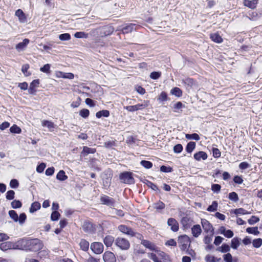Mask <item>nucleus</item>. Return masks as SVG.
<instances>
[{"instance_id": "nucleus-32", "label": "nucleus", "mask_w": 262, "mask_h": 262, "mask_svg": "<svg viewBox=\"0 0 262 262\" xmlns=\"http://www.w3.org/2000/svg\"><path fill=\"white\" fill-rule=\"evenodd\" d=\"M79 245L80 246V248L84 251H86L89 249V243L85 239H81L79 243Z\"/></svg>"}, {"instance_id": "nucleus-4", "label": "nucleus", "mask_w": 262, "mask_h": 262, "mask_svg": "<svg viewBox=\"0 0 262 262\" xmlns=\"http://www.w3.org/2000/svg\"><path fill=\"white\" fill-rule=\"evenodd\" d=\"M178 243L180 244V248L182 251H185L187 249V245L189 244V247L190 245V239L187 235H181L179 237Z\"/></svg>"}, {"instance_id": "nucleus-57", "label": "nucleus", "mask_w": 262, "mask_h": 262, "mask_svg": "<svg viewBox=\"0 0 262 262\" xmlns=\"http://www.w3.org/2000/svg\"><path fill=\"white\" fill-rule=\"evenodd\" d=\"M167 95L165 92H162L158 98V100L160 101H165L167 100Z\"/></svg>"}, {"instance_id": "nucleus-5", "label": "nucleus", "mask_w": 262, "mask_h": 262, "mask_svg": "<svg viewBox=\"0 0 262 262\" xmlns=\"http://www.w3.org/2000/svg\"><path fill=\"white\" fill-rule=\"evenodd\" d=\"M115 245L122 250H127L130 247L128 240L121 237H117L115 241Z\"/></svg>"}, {"instance_id": "nucleus-41", "label": "nucleus", "mask_w": 262, "mask_h": 262, "mask_svg": "<svg viewBox=\"0 0 262 262\" xmlns=\"http://www.w3.org/2000/svg\"><path fill=\"white\" fill-rule=\"evenodd\" d=\"M185 137L187 139H193L196 141H199L200 139L199 135L196 133H193L192 134H186Z\"/></svg>"}, {"instance_id": "nucleus-62", "label": "nucleus", "mask_w": 262, "mask_h": 262, "mask_svg": "<svg viewBox=\"0 0 262 262\" xmlns=\"http://www.w3.org/2000/svg\"><path fill=\"white\" fill-rule=\"evenodd\" d=\"M223 257L226 262H232V256L230 253H228L224 255Z\"/></svg>"}, {"instance_id": "nucleus-3", "label": "nucleus", "mask_w": 262, "mask_h": 262, "mask_svg": "<svg viewBox=\"0 0 262 262\" xmlns=\"http://www.w3.org/2000/svg\"><path fill=\"white\" fill-rule=\"evenodd\" d=\"M43 244L42 242L37 238L29 239L28 250L37 251L42 249Z\"/></svg>"}, {"instance_id": "nucleus-21", "label": "nucleus", "mask_w": 262, "mask_h": 262, "mask_svg": "<svg viewBox=\"0 0 262 262\" xmlns=\"http://www.w3.org/2000/svg\"><path fill=\"white\" fill-rule=\"evenodd\" d=\"M30 40L28 38H25L23 40L22 42L18 43L16 46V49L18 51H21L24 50V49L27 47V46L29 43Z\"/></svg>"}, {"instance_id": "nucleus-25", "label": "nucleus", "mask_w": 262, "mask_h": 262, "mask_svg": "<svg viewBox=\"0 0 262 262\" xmlns=\"http://www.w3.org/2000/svg\"><path fill=\"white\" fill-rule=\"evenodd\" d=\"M114 241V238L111 235L106 236L103 239L104 243L107 247L111 246Z\"/></svg>"}, {"instance_id": "nucleus-50", "label": "nucleus", "mask_w": 262, "mask_h": 262, "mask_svg": "<svg viewBox=\"0 0 262 262\" xmlns=\"http://www.w3.org/2000/svg\"><path fill=\"white\" fill-rule=\"evenodd\" d=\"M59 38L62 41L69 40L71 39V35L69 33H63L59 35Z\"/></svg>"}, {"instance_id": "nucleus-44", "label": "nucleus", "mask_w": 262, "mask_h": 262, "mask_svg": "<svg viewBox=\"0 0 262 262\" xmlns=\"http://www.w3.org/2000/svg\"><path fill=\"white\" fill-rule=\"evenodd\" d=\"M140 164L146 169H149L152 166V163L149 161L142 160L140 162Z\"/></svg>"}, {"instance_id": "nucleus-6", "label": "nucleus", "mask_w": 262, "mask_h": 262, "mask_svg": "<svg viewBox=\"0 0 262 262\" xmlns=\"http://www.w3.org/2000/svg\"><path fill=\"white\" fill-rule=\"evenodd\" d=\"M82 229L86 233H94L96 230V226L90 222L85 221L83 223Z\"/></svg>"}, {"instance_id": "nucleus-45", "label": "nucleus", "mask_w": 262, "mask_h": 262, "mask_svg": "<svg viewBox=\"0 0 262 262\" xmlns=\"http://www.w3.org/2000/svg\"><path fill=\"white\" fill-rule=\"evenodd\" d=\"M89 115L90 111L88 109L83 108L79 111V115L84 118H88Z\"/></svg>"}, {"instance_id": "nucleus-15", "label": "nucleus", "mask_w": 262, "mask_h": 262, "mask_svg": "<svg viewBox=\"0 0 262 262\" xmlns=\"http://www.w3.org/2000/svg\"><path fill=\"white\" fill-rule=\"evenodd\" d=\"M103 258L105 262H116V258L114 254L110 251L105 252L104 253Z\"/></svg>"}, {"instance_id": "nucleus-22", "label": "nucleus", "mask_w": 262, "mask_h": 262, "mask_svg": "<svg viewBox=\"0 0 262 262\" xmlns=\"http://www.w3.org/2000/svg\"><path fill=\"white\" fill-rule=\"evenodd\" d=\"M96 151V149L95 148H90L88 146H83L81 155L85 157L90 154H94Z\"/></svg>"}, {"instance_id": "nucleus-37", "label": "nucleus", "mask_w": 262, "mask_h": 262, "mask_svg": "<svg viewBox=\"0 0 262 262\" xmlns=\"http://www.w3.org/2000/svg\"><path fill=\"white\" fill-rule=\"evenodd\" d=\"M246 231L250 234H253L254 235H258L259 234V232L258 230L257 227H248L246 229Z\"/></svg>"}, {"instance_id": "nucleus-10", "label": "nucleus", "mask_w": 262, "mask_h": 262, "mask_svg": "<svg viewBox=\"0 0 262 262\" xmlns=\"http://www.w3.org/2000/svg\"><path fill=\"white\" fill-rule=\"evenodd\" d=\"M201 224L205 232H210L212 235H213L214 229L213 228L212 225L208 221H207L206 219H202Z\"/></svg>"}, {"instance_id": "nucleus-42", "label": "nucleus", "mask_w": 262, "mask_h": 262, "mask_svg": "<svg viewBox=\"0 0 262 262\" xmlns=\"http://www.w3.org/2000/svg\"><path fill=\"white\" fill-rule=\"evenodd\" d=\"M154 207L157 210H161L165 207V205L161 201H159L154 204Z\"/></svg>"}, {"instance_id": "nucleus-64", "label": "nucleus", "mask_w": 262, "mask_h": 262, "mask_svg": "<svg viewBox=\"0 0 262 262\" xmlns=\"http://www.w3.org/2000/svg\"><path fill=\"white\" fill-rule=\"evenodd\" d=\"M206 262H215V257L210 255H207L205 257Z\"/></svg>"}, {"instance_id": "nucleus-47", "label": "nucleus", "mask_w": 262, "mask_h": 262, "mask_svg": "<svg viewBox=\"0 0 262 262\" xmlns=\"http://www.w3.org/2000/svg\"><path fill=\"white\" fill-rule=\"evenodd\" d=\"M252 244L254 247L258 248L262 245V239L258 238L253 241Z\"/></svg>"}, {"instance_id": "nucleus-54", "label": "nucleus", "mask_w": 262, "mask_h": 262, "mask_svg": "<svg viewBox=\"0 0 262 262\" xmlns=\"http://www.w3.org/2000/svg\"><path fill=\"white\" fill-rule=\"evenodd\" d=\"M259 221V219L254 215H252L250 219L248 221V223L250 225H254Z\"/></svg>"}, {"instance_id": "nucleus-39", "label": "nucleus", "mask_w": 262, "mask_h": 262, "mask_svg": "<svg viewBox=\"0 0 262 262\" xmlns=\"http://www.w3.org/2000/svg\"><path fill=\"white\" fill-rule=\"evenodd\" d=\"M10 131L11 133L20 134L21 132V129L17 125L14 124L10 127Z\"/></svg>"}, {"instance_id": "nucleus-49", "label": "nucleus", "mask_w": 262, "mask_h": 262, "mask_svg": "<svg viewBox=\"0 0 262 262\" xmlns=\"http://www.w3.org/2000/svg\"><path fill=\"white\" fill-rule=\"evenodd\" d=\"M245 6L248 7L250 8L253 9L255 7L256 3H255L254 1H248L245 0L244 1Z\"/></svg>"}, {"instance_id": "nucleus-19", "label": "nucleus", "mask_w": 262, "mask_h": 262, "mask_svg": "<svg viewBox=\"0 0 262 262\" xmlns=\"http://www.w3.org/2000/svg\"><path fill=\"white\" fill-rule=\"evenodd\" d=\"M191 233L195 237H198L202 233V229L200 225H195L191 228Z\"/></svg>"}, {"instance_id": "nucleus-8", "label": "nucleus", "mask_w": 262, "mask_h": 262, "mask_svg": "<svg viewBox=\"0 0 262 262\" xmlns=\"http://www.w3.org/2000/svg\"><path fill=\"white\" fill-rule=\"evenodd\" d=\"M29 239L21 238L16 242V249L28 250Z\"/></svg>"}, {"instance_id": "nucleus-43", "label": "nucleus", "mask_w": 262, "mask_h": 262, "mask_svg": "<svg viewBox=\"0 0 262 262\" xmlns=\"http://www.w3.org/2000/svg\"><path fill=\"white\" fill-rule=\"evenodd\" d=\"M228 198L234 202H237L239 200L237 194L235 192L230 193L228 195Z\"/></svg>"}, {"instance_id": "nucleus-9", "label": "nucleus", "mask_w": 262, "mask_h": 262, "mask_svg": "<svg viewBox=\"0 0 262 262\" xmlns=\"http://www.w3.org/2000/svg\"><path fill=\"white\" fill-rule=\"evenodd\" d=\"M91 250L96 254L101 253L103 251V245L101 243L95 242L91 245Z\"/></svg>"}, {"instance_id": "nucleus-61", "label": "nucleus", "mask_w": 262, "mask_h": 262, "mask_svg": "<svg viewBox=\"0 0 262 262\" xmlns=\"http://www.w3.org/2000/svg\"><path fill=\"white\" fill-rule=\"evenodd\" d=\"M212 154L213 156L216 158L220 157L221 155L220 150L217 148H213Z\"/></svg>"}, {"instance_id": "nucleus-16", "label": "nucleus", "mask_w": 262, "mask_h": 262, "mask_svg": "<svg viewBox=\"0 0 262 262\" xmlns=\"http://www.w3.org/2000/svg\"><path fill=\"white\" fill-rule=\"evenodd\" d=\"M167 224L170 227L171 230L173 232L179 230V224L174 218H169L167 221Z\"/></svg>"}, {"instance_id": "nucleus-7", "label": "nucleus", "mask_w": 262, "mask_h": 262, "mask_svg": "<svg viewBox=\"0 0 262 262\" xmlns=\"http://www.w3.org/2000/svg\"><path fill=\"white\" fill-rule=\"evenodd\" d=\"M148 105V101H144L142 104H138L135 105H128L124 107V108L129 112H135L139 110H142L147 107Z\"/></svg>"}, {"instance_id": "nucleus-34", "label": "nucleus", "mask_w": 262, "mask_h": 262, "mask_svg": "<svg viewBox=\"0 0 262 262\" xmlns=\"http://www.w3.org/2000/svg\"><path fill=\"white\" fill-rule=\"evenodd\" d=\"M216 250L222 253H226L230 250V248L228 245L223 244L221 247L217 248Z\"/></svg>"}, {"instance_id": "nucleus-17", "label": "nucleus", "mask_w": 262, "mask_h": 262, "mask_svg": "<svg viewBox=\"0 0 262 262\" xmlns=\"http://www.w3.org/2000/svg\"><path fill=\"white\" fill-rule=\"evenodd\" d=\"M39 84V79H35L32 81L30 83L29 88L28 89V93L30 94L35 95L36 92V90L35 89L36 88L38 87Z\"/></svg>"}, {"instance_id": "nucleus-31", "label": "nucleus", "mask_w": 262, "mask_h": 262, "mask_svg": "<svg viewBox=\"0 0 262 262\" xmlns=\"http://www.w3.org/2000/svg\"><path fill=\"white\" fill-rule=\"evenodd\" d=\"M170 93L178 97H181L182 95V90L177 87L172 89L170 91Z\"/></svg>"}, {"instance_id": "nucleus-59", "label": "nucleus", "mask_w": 262, "mask_h": 262, "mask_svg": "<svg viewBox=\"0 0 262 262\" xmlns=\"http://www.w3.org/2000/svg\"><path fill=\"white\" fill-rule=\"evenodd\" d=\"M183 150V146L181 144H178L173 147V151L175 153H180Z\"/></svg>"}, {"instance_id": "nucleus-2", "label": "nucleus", "mask_w": 262, "mask_h": 262, "mask_svg": "<svg viewBox=\"0 0 262 262\" xmlns=\"http://www.w3.org/2000/svg\"><path fill=\"white\" fill-rule=\"evenodd\" d=\"M119 179L121 182L128 184H133L135 183V179L133 177V173L129 171H124L119 175Z\"/></svg>"}, {"instance_id": "nucleus-58", "label": "nucleus", "mask_w": 262, "mask_h": 262, "mask_svg": "<svg viewBox=\"0 0 262 262\" xmlns=\"http://www.w3.org/2000/svg\"><path fill=\"white\" fill-rule=\"evenodd\" d=\"M46 166V165L45 163H41L37 166L36 171L39 173H41L43 171Z\"/></svg>"}, {"instance_id": "nucleus-38", "label": "nucleus", "mask_w": 262, "mask_h": 262, "mask_svg": "<svg viewBox=\"0 0 262 262\" xmlns=\"http://www.w3.org/2000/svg\"><path fill=\"white\" fill-rule=\"evenodd\" d=\"M88 36V34L84 32H77L74 34V37L77 38H87Z\"/></svg>"}, {"instance_id": "nucleus-18", "label": "nucleus", "mask_w": 262, "mask_h": 262, "mask_svg": "<svg viewBox=\"0 0 262 262\" xmlns=\"http://www.w3.org/2000/svg\"><path fill=\"white\" fill-rule=\"evenodd\" d=\"M15 15L18 17L19 20L21 23L27 22V18L25 14L21 9H18L15 12Z\"/></svg>"}, {"instance_id": "nucleus-63", "label": "nucleus", "mask_w": 262, "mask_h": 262, "mask_svg": "<svg viewBox=\"0 0 262 262\" xmlns=\"http://www.w3.org/2000/svg\"><path fill=\"white\" fill-rule=\"evenodd\" d=\"M50 65L49 64H46L40 68V70L42 72L48 73L50 72Z\"/></svg>"}, {"instance_id": "nucleus-40", "label": "nucleus", "mask_w": 262, "mask_h": 262, "mask_svg": "<svg viewBox=\"0 0 262 262\" xmlns=\"http://www.w3.org/2000/svg\"><path fill=\"white\" fill-rule=\"evenodd\" d=\"M10 217L15 222H18V216L16 212L14 210H10L8 212Z\"/></svg>"}, {"instance_id": "nucleus-1", "label": "nucleus", "mask_w": 262, "mask_h": 262, "mask_svg": "<svg viewBox=\"0 0 262 262\" xmlns=\"http://www.w3.org/2000/svg\"><path fill=\"white\" fill-rule=\"evenodd\" d=\"M114 30V28L112 26L107 25L93 29L90 33L93 36H105L111 34Z\"/></svg>"}, {"instance_id": "nucleus-11", "label": "nucleus", "mask_w": 262, "mask_h": 262, "mask_svg": "<svg viewBox=\"0 0 262 262\" xmlns=\"http://www.w3.org/2000/svg\"><path fill=\"white\" fill-rule=\"evenodd\" d=\"M0 249L3 251H6L9 249H16V242H4L1 244Z\"/></svg>"}, {"instance_id": "nucleus-36", "label": "nucleus", "mask_w": 262, "mask_h": 262, "mask_svg": "<svg viewBox=\"0 0 262 262\" xmlns=\"http://www.w3.org/2000/svg\"><path fill=\"white\" fill-rule=\"evenodd\" d=\"M195 143L194 142H189L186 147V150L188 153H191L195 147Z\"/></svg>"}, {"instance_id": "nucleus-20", "label": "nucleus", "mask_w": 262, "mask_h": 262, "mask_svg": "<svg viewBox=\"0 0 262 262\" xmlns=\"http://www.w3.org/2000/svg\"><path fill=\"white\" fill-rule=\"evenodd\" d=\"M136 27L137 26L135 24H129L122 28V32L124 34L130 33L133 30H136L137 29Z\"/></svg>"}, {"instance_id": "nucleus-35", "label": "nucleus", "mask_w": 262, "mask_h": 262, "mask_svg": "<svg viewBox=\"0 0 262 262\" xmlns=\"http://www.w3.org/2000/svg\"><path fill=\"white\" fill-rule=\"evenodd\" d=\"M218 203L216 201H213L212 204L209 205L207 208V210L209 212H214L217 210Z\"/></svg>"}, {"instance_id": "nucleus-53", "label": "nucleus", "mask_w": 262, "mask_h": 262, "mask_svg": "<svg viewBox=\"0 0 262 262\" xmlns=\"http://www.w3.org/2000/svg\"><path fill=\"white\" fill-rule=\"evenodd\" d=\"M161 76V72H152L150 74V77L152 79H158Z\"/></svg>"}, {"instance_id": "nucleus-52", "label": "nucleus", "mask_w": 262, "mask_h": 262, "mask_svg": "<svg viewBox=\"0 0 262 262\" xmlns=\"http://www.w3.org/2000/svg\"><path fill=\"white\" fill-rule=\"evenodd\" d=\"M60 215V213L58 211H53L51 215V220L53 221H57L59 219Z\"/></svg>"}, {"instance_id": "nucleus-55", "label": "nucleus", "mask_w": 262, "mask_h": 262, "mask_svg": "<svg viewBox=\"0 0 262 262\" xmlns=\"http://www.w3.org/2000/svg\"><path fill=\"white\" fill-rule=\"evenodd\" d=\"M221 189V186L219 184H213L211 185V190L216 193H218L220 191Z\"/></svg>"}, {"instance_id": "nucleus-46", "label": "nucleus", "mask_w": 262, "mask_h": 262, "mask_svg": "<svg viewBox=\"0 0 262 262\" xmlns=\"http://www.w3.org/2000/svg\"><path fill=\"white\" fill-rule=\"evenodd\" d=\"M234 213L235 214H236V215H238V214H250V212L247 211L245 209H244L243 208H242L235 209L234 210Z\"/></svg>"}, {"instance_id": "nucleus-56", "label": "nucleus", "mask_w": 262, "mask_h": 262, "mask_svg": "<svg viewBox=\"0 0 262 262\" xmlns=\"http://www.w3.org/2000/svg\"><path fill=\"white\" fill-rule=\"evenodd\" d=\"M19 186L18 181L16 179H12L10 182V186L12 188H16Z\"/></svg>"}, {"instance_id": "nucleus-14", "label": "nucleus", "mask_w": 262, "mask_h": 262, "mask_svg": "<svg viewBox=\"0 0 262 262\" xmlns=\"http://www.w3.org/2000/svg\"><path fill=\"white\" fill-rule=\"evenodd\" d=\"M192 220L190 217L187 216L183 217L181 220V223L182 225L183 228L184 230L190 228L192 225Z\"/></svg>"}, {"instance_id": "nucleus-27", "label": "nucleus", "mask_w": 262, "mask_h": 262, "mask_svg": "<svg viewBox=\"0 0 262 262\" xmlns=\"http://www.w3.org/2000/svg\"><path fill=\"white\" fill-rule=\"evenodd\" d=\"M210 38L212 39V41L217 43H221L223 41L222 38L218 33L211 34Z\"/></svg>"}, {"instance_id": "nucleus-33", "label": "nucleus", "mask_w": 262, "mask_h": 262, "mask_svg": "<svg viewBox=\"0 0 262 262\" xmlns=\"http://www.w3.org/2000/svg\"><path fill=\"white\" fill-rule=\"evenodd\" d=\"M110 115V112L107 110H102L96 113V116L98 118H100L103 116L108 117Z\"/></svg>"}, {"instance_id": "nucleus-28", "label": "nucleus", "mask_w": 262, "mask_h": 262, "mask_svg": "<svg viewBox=\"0 0 262 262\" xmlns=\"http://www.w3.org/2000/svg\"><path fill=\"white\" fill-rule=\"evenodd\" d=\"M240 238L237 237H234L231 240V247L233 249H237L240 245Z\"/></svg>"}, {"instance_id": "nucleus-26", "label": "nucleus", "mask_w": 262, "mask_h": 262, "mask_svg": "<svg viewBox=\"0 0 262 262\" xmlns=\"http://www.w3.org/2000/svg\"><path fill=\"white\" fill-rule=\"evenodd\" d=\"M42 125L43 126H47L50 131L53 130L55 127V125L53 122L48 120H43L42 122Z\"/></svg>"}, {"instance_id": "nucleus-51", "label": "nucleus", "mask_w": 262, "mask_h": 262, "mask_svg": "<svg viewBox=\"0 0 262 262\" xmlns=\"http://www.w3.org/2000/svg\"><path fill=\"white\" fill-rule=\"evenodd\" d=\"M15 192L10 190L7 192L6 198L8 200H12L14 198Z\"/></svg>"}, {"instance_id": "nucleus-13", "label": "nucleus", "mask_w": 262, "mask_h": 262, "mask_svg": "<svg viewBox=\"0 0 262 262\" xmlns=\"http://www.w3.org/2000/svg\"><path fill=\"white\" fill-rule=\"evenodd\" d=\"M100 201L102 204L108 206L110 207L114 206L115 200L114 199L107 195H103L100 198Z\"/></svg>"}, {"instance_id": "nucleus-60", "label": "nucleus", "mask_w": 262, "mask_h": 262, "mask_svg": "<svg viewBox=\"0 0 262 262\" xmlns=\"http://www.w3.org/2000/svg\"><path fill=\"white\" fill-rule=\"evenodd\" d=\"M160 170L163 172H170L172 171V168L171 167H167L165 165H162L160 167Z\"/></svg>"}, {"instance_id": "nucleus-29", "label": "nucleus", "mask_w": 262, "mask_h": 262, "mask_svg": "<svg viewBox=\"0 0 262 262\" xmlns=\"http://www.w3.org/2000/svg\"><path fill=\"white\" fill-rule=\"evenodd\" d=\"M40 204L38 202H35L31 204L29 211L31 213H33L40 208Z\"/></svg>"}, {"instance_id": "nucleus-12", "label": "nucleus", "mask_w": 262, "mask_h": 262, "mask_svg": "<svg viewBox=\"0 0 262 262\" xmlns=\"http://www.w3.org/2000/svg\"><path fill=\"white\" fill-rule=\"evenodd\" d=\"M118 229L120 231L127 235L131 236H136V233L130 228L125 225H121L119 226Z\"/></svg>"}, {"instance_id": "nucleus-23", "label": "nucleus", "mask_w": 262, "mask_h": 262, "mask_svg": "<svg viewBox=\"0 0 262 262\" xmlns=\"http://www.w3.org/2000/svg\"><path fill=\"white\" fill-rule=\"evenodd\" d=\"M208 156L207 154L204 151H199L194 155V158L197 161H200L201 159L206 160Z\"/></svg>"}, {"instance_id": "nucleus-24", "label": "nucleus", "mask_w": 262, "mask_h": 262, "mask_svg": "<svg viewBox=\"0 0 262 262\" xmlns=\"http://www.w3.org/2000/svg\"><path fill=\"white\" fill-rule=\"evenodd\" d=\"M141 244L146 248L149 249L151 250H156V246L152 243L147 240L143 239L141 241Z\"/></svg>"}, {"instance_id": "nucleus-30", "label": "nucleus", "mask_w": 262, "mask_h": 262, "mask_svg": "<svg viewBox=\"0 0 262 262\" xmlns=\"http://www.w3.org/2000/svg\"><path fill=\"white\" fill-rule=\"evenodd\" d=\"M56 179L59 181H63L68 179V176L63 170H61L57 174Z\"/></svg>"}, {"instance_id": "nucleus-48", "label": "nucleus", "mask_w": 262, "mask_h": 262, "mask_svg": "<svg viewBox=\"0 0 262 262\" xmlns=\"http://www.w3.org/2000/svg\"><path fill=\"white\" fill-rule=\"evenodd\" d=\"M12 207L14 209L19 208L21 207L22 204L19 200H14L11 203Z\"/></svg>"}]
</instances>
